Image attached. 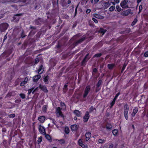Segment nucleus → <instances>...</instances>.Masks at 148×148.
<instances>
[{"label": "nucleus", "mask_w": 148, "mask_h": 148, "mask_svg": "<svg viewBox=\"0 0 148 148\" xmlns=\"http://www.w3.org/2000/svg\"><path fill=\"white\" fill-rule=\"evenodd\" d=\"M65 132L67 134H68L69 133V128L68 127H66L65 128Z\"/></svg>", "instance_id": "51"}, {"label": "nucleus", "mask_w": 148, "mask_h": 148, "mask_svg": "<svg viewBox=\"0 0 148 148\" xmlns=\"http://www.w3.org/2000/svg\"><path fill=\"white\" fill-rule=\"evenodd\" d=\"M57 64L56 61H55L54 60H51V66H53V67L55 66Z\"/></svg>", "instance_id": "31"}, {"label": "nucleus", "mask_w": 148, "mask_h": 148, "mask_svg": "<svg viewBox=\"0 0 148 148\" xmlns=\"http://www.w3.org/2000/svg\"><path fill=\"white\" fill-rule=\"evenodd\" d=\"M93 16L95 18H100V17L101 16L97 14H93Z\"/></svg>", "instance_id": "43"}, {"label": "nucleus", "mask_w": 148, "mask_h": 148, "mask_svg": "<svg viewBox=\"0 0 148 148\" xmlns=\"http://www.w3.org/2000/svg\"><path fill=\"white\" fill-rule=\"evenodd\" d=\"M36 29H32L29 32V36H31L32 35H34L36 32Z\"/></svg>", "instance_id": "35"}, {"label": "nucleus", "mask_w": 148, "mask_h": 148, "mask_svg": "<svg viewBox=\"0 0 148 148\" xmlns=\"http://www.w3.org/2000/svg\"><path fill=\"white\" fill-rule=\"evenodd\" d=\"M144 56L145 57H148V51H145L144 53Z\"/></svg>", "instance_id": "60"}, {"label": "nucleus", "mask_w": 148, "mask_h": 148, "mask_svg": "<svg viewBox=\"0 0 148 148\" xmlns=\"http://www.w3.org/2000/svg\"><path fill=\"white\" fill-rule=\"evenodd\" d=\"M118 130H114L112 131L113 134L114 136H117V135Z\"/></svg>", "instance_id": "41"}, {"label": "nucleus", "mask_w": 148, "mask_h": 148, "mask_svg": "<svg viewBox=\"0 0 148 148\" xmlns=\"http://www.w3.org/2000/svg\"><path fill=\"white\" fill-rule=\"evenodd\" d=\"M79 44V42H78V41H75L73 43V45L74 46H77Z\"/></svg>", "instance_id": "56"}, {"label": "nucleus", "mask_w": 148, "mask_h": 148, "mask_svg": "<svg viewBox=\"0 0 148 148\" xmlns=\"http://www.w3.org/2000/svg\"><path fill=\"white\" fill-rule=\"evenodd\" d=\"M92 21L95 23H98L97 20L95 18L93 17L92 19Z\"/></svg>", "instance_id": "61"}, {"label": "nucleus", "mask_w": 148, "mask_h": 148, "mask_svg": "<svg viewBox=\"0 0 148 148\" xmlns=\"http://www.w3.org/2000/svg\"><path fill=\"white\" fill-rule=\"evenodd\" d=\"M102 79H99L98 82L97 83V84L98 85H99L100 86H101V84H102Z\"/></svg>", "instance_id": "52"}, {"label": "nucleus", "mask_w": 148, "mask_h": 148, "mask_svg": "<svg viewBox=\"0 0 148 148\" xmlns=\"http://www.w3.org/2000/svg\"><path fill=\"white\" fill-rule=\"evenodd\" d=\"M34 23L36 25H39L42 24L44 23L43 19L41 18H38L34 21Z\"/></svg>", "instance_id": "5"}, {"label": "nucleus", "mask_w": 148, "mask_h": 148, "mask_svg": "<svg viewBox=\"0 0 148 148\" xmlns=\"http://www.w3.org/2000/svg\"><path fill=\"white\" fill-rule=\"evenodd\" d=\"M38 87L36 88L35 89L33 87L28 90V92H35L36 91L38 90Z\"/></svg>", "instance_id": "23"}, {"label": "nucleus", "mask_w": 148, "mask_h": 148, "mask_svg": "<svg viewBox=\"0 0 148 148\" xmlns=\"http://www.w3.org/2000/svg\"><path fill=\"white\" fill-rule=\"evenodd\" d=\"M47 108V106H43V107H42V110H43V111L44 112H45L46 111Z\"/></svg>", "instance_id": "59"}, {"label": "nucleus", "mask_w": 148, "mask_h": 148, "mask_svg": "<svg viewBox=\"0 0 148 148\" xmlns=\"http://www.w3.org/2000/svg\"><path fill=\"white\" fill-rule=\"evenodd\" d=\"M40 88L44 92H47L48 90L47 88V87L45 86L40 85L39 86Z\"/></svg>", "instance_id": "15"}, {"label": "nucleus", "mask_w": 148, "mask_h": 148, "mask_svg": "<svg viewBox=\"0 0 148 148\" xmlns=\"http://www.w3.org/2000/svg\"><path fill=\"white\" fill-rule=\"evenodd\" d=\"M115 6L114 5L111 6L109 8V10L110 12L114 11L115 9Z\"/></svg>", "instance_id": "44"}, {"label": "nucleus", "mask_w": 148, "mask_h": 148, "mask_svg": "<svg viewBox=\"0 0 148 148\" xmlns=\"http://www.w3.org/2000/svg\"><path fill=\"white\" fill-rule=\"evenodd\" d=\"M39 131L40 132L43 134H45V130L44 127L40 125L39 126Z\"/></svg>", "instance_id": "16"}, {"label": "nucleus", "mask_w": 148, "mask_h": 148, "mask_svg": "<svg viewBox=\"0 0 148 148\" xmlns=\"http://www.w3.org/2000/svg\"><path fill=\"white\" fill-rule=\"evenodd\" d=\"M61 4L63 7L67 8L68 6L67 5V3L65 1V0H61Z\"/></svg>", "instance_id": "19"}, {"label": "nucleus", "mask_w": 148, "mask_h": 148, "mask_svg": "<svg viewBox=\"0 0 148 148\" xmlns=\"http://www.w3.org/2000/svg\"><path fill=\"white\" fill-rule=\"evenodd\" d=\"M103 5L106 8H108L110 6V4L108 2H105Z\"/></svg>", "instance_id": "38"}, {"label": "nucleus", "mask_w": 148, "mask_h": 148, "mask_svg": "<svg viewBox=\"0 0 148 148\" xmlns=\"http://www.w3.org/2000/svg\"><path fill=\"white\" fill-rule=\"evenodd\" d=\"M8 24L6 23H3L0 24V30L1 32H4L8 27Z\"/></svg>", "instance_id": "1"}, {"label": "nucleus", "mask_w": 148, "mask_h": 148, "mask_svg": "<svg viewBox=\"0 0 148 148\" xmlns=\"http://www.w3.org/2000/svg\"><path fill=\"white\" fill-rule=\"evenodd\" d=\"M106 127L108 130H110L112 127V126L110 124H108L107 125Z\"/></svg>", "instance_id": "46"}, {"label": "nucleus", "mask_w": 148, "mask_h": 148, "mask_svg": "<svg viewBox=\"0 0 148 148\" xmlns=\"http://www.w3.org/2000/svg\"><path fill=\"white\" fill-rule=\"evenodd\" d=\"M85 136L86 137V141H88L89 140L90 138V137L91 136V134L90 132H88L86 133Z\"/></svg>", "instance_id": "22"}, {"label": "nucleus", "mask_w": 148, "mask_h": 148, "mask_svg": "<svg viewBox=\"0 0 148 148\" xmlns=\"http://www.w3.org/2000/svg\"><path fill=\"white\" fill-rule=\"evenodd\" d=\"M98 142L100 143H103L105 142V140L102 139H99L98 140Z\"/></svg>", "instance_id": "55"}, {"label": "nucleus", "mask_w": 148, "mask_h": 148, "mask_svg": "<svg viewBox=\"0 0 148 148\" xmlns=\"http://www.w3.org/2000/svg\"><path fill=\"white\" fill-rule=\"evenodd\" d=\"M65 142L64 140L61 139L59 140V143L61 144H64Z\"/></svg>", "instance_id": "64"}, {"label": "nucleus", "mask_w": 148, "mask_h": 148, "mask_svg": "<svg viewBox=\"0 0 148 148\" xmlns=\"http://www.w3.org/2000/svg\"><path fill=\"white\" fill-rule=\"evenodd\" d=\"M73 113L78 117L80 116L81 115V113L79 110H75L73 112Z\"/></svg>", "instance_id": "25"}, {"label": "nucleus", "mask_w": 148, "mask_h": 148, "mask_svg": "<svg viewBox=\"0 0 148 148\" xmlns=\"http://www.w3.org/2000/svg\"><path fill=\"white\" fill-rule=\"evenodd\" d=\"M128 2V0H123L120 3L121 6L123 9H125L129 7L127 4Z\"/></svg>", "instance_id": "2"}, {"label": "nucleus", "mask_w": 148, "mask_h": 148, "mask_svg": "<svg viewBox=\"0 0 148 148\" xmlns=\"http://www.w3.org/2000/svg\"><path fill=\"white\" fill-rule=\"evenodd\" d=\"M53 7L55 8L58 7V0H52Z\"/></svg>", "instance_id": "10"}, {"label": "nucleus", "mask_w": 148, "mask_h": 148, "mask_svg": "<svg viewBox=\"0 0 148 148\" xmlns=\"http://www.w3.org/2000/svg\"><path fill=\"white\" fill-rule=\"evenodd\" d=\"M148 90V83H145L144 86V89L143 92L147 91Z\"/></svg>", "instance_id": "26"}, {"label": "nucleus", "mask_w": 148, "mask_h": 148, "mask_svg": "<svg viewBox=\"0 0 148 148\" xmlns=\"http://www.w3.org/2000/svg\"><path fill=\"white\" fill-rule=\"evenodd\" d=\"M41 76L40 74L36 75L33 77V81L34 82H37L38 79L40 78Z\"/></svg>", "instance_id": "13"}, {"label": "nucleus", "mask_w": 148, "mask_h": 148, "mask_svg": "<svg viewBox=\"0 0 148 148\" xmlns=\"http://www.w3.org/2000/svg\"><path fill=\"white\" fill-rule=\"evenodd\" d=\"M106 29H104L103 28L101 27L100 28L99 32L102 34H104L106 32Z\"/></svg>", "instance_id": "32"}, {"label": "nucleus", "mask_w": 148, "mask_h": 148, "mask_svg": "<svg viewBox=\"0 0 148 148\" xmlns=\"http://www.w3.org/2000/svg\"><path fill=\"white\" fill-rule=\"evenodd\" d=\"M101 88V86L97 84L96 85V92H98Z\"/></svg>", "instance_id": "39"}, {"label": "nucleus", "mask_w": 148, "mask_h": 148, "mask_svg": "<svg viewBox=\"0 0 148 148\" xmlns=\"http://www.w3.org/2000/svg\"><path fill=\"white\" fill-rule=\"evenodd\" d=\"M90 85H87L85 90L84 92H89V91L90 90Z\"/></svg>", "instance_id": "33"}, {"label": "nucleus", "mask_w": 148, "mask_h": 148, "mask_svg": "<svg viewBox=\"0 0 148 148\" xmlns=\"http://www.w3.org/2000/svg\"><path fill=\"white\" fill-rule=\"evenodd\" d=\"M60 105L62 107V109H65L66 108V107L64 103L63 102H61L60 103Z\"/></svg>", "instance_id": "48"}, {"label": "nucleus", "mask_w": 148, "mask_h": 148, "mask_svg": "<svg viewBox=\"0 0 148 148\" xmlns=\"http://www.w3.org/2000/svg\"><path fill=\"white\" fill-rule=\"evenodd\" d=\"M102 56V53H98L95 54L94 57L96 58H99Z\"/></svg>", "instance_id": "45"}, {"label": "nucleus", "mask_w": 148, "mask_h": 148, "mask_svg": "<svg viewBox=\"0 0 148 148\" xmlns=\"http://www.w3.org/2000/svg\"><path fill=\"white\" fill-rule=\"evenodd\" d=\"M62 45L58 42L55 47V51L56 53H60L62 51Z\"/></svg>", "instance_id": "4"}, {"label": "nucleus", "mask_w": 148, "mask_h": 148, "mask_svg": "<svg viewBox=\"0 0 148 148\" xmlns=\"http://www.w3.org/2000/svg\"><path fill=\"white\" fill-rule=\"evenodd\" d=\"M22 15V14L20 13L16 14L15 15V16L13 17V19L14 20H16V22H18L20 19V18L19 17L20 16H21Z\"/></svg>", "instance_id": "14"}, {"label": "nucleus", "mask_w": 148, "mask_h": 148, "mask_svg": "<svg viewBox=\"0 0 148 148\" xmlns=\"http://www.w3.org/2000/svg\"><path fill=\"white\" fill-rule=\"evenodd\" d=\"M28 79L27 77H25L24 80L21 82V83L20 84V86H24L25 84H26L28 81Z\"/></svg>", "instance_id": "17"}, {"label": "nucleus", "mask_w": 148, "mask_h": 148, "mask_svg": "<svg viewBox=\"0 0 148 148\" xmlns=\"http://www.w3.org/2000/svg\"><path fill=\"white\" fill-rule=\"evenodd\" d=\"M138 111V108L136 107H135L133 109V112L132 114V117H134L137 112Z\"/></svg>", "instance_id": "21"}, {"label": "nucleus", "mask_w": 148, "mask_h": 148, "mask_svg": "<svg viewBox=\"0 0 148 148\" xmlns=\"http://www.w3.org/2000/svg\"><path fill=\"white\" fill-rule=\"evenodd\" d=\"M129 110L128 106L127 105H126L124 108V114L125 118L126 120L128 119V112Z\"/></svg>", "instance_id": "3"}, {"label": "nucleus", "mask_w": 148, "mask_h": 148, "mask_svg": "<svg viewBox=\"0 0 148 148\" xmlns=\"http://www.w3.org/2000/svg\"><path fill=\"white\" fill-rule=\"evenodd\" d=\"M115 100H114V99H113V100L112 101V102L111 103V107H112L113 105H114V104L115 103Z\"/></svg>", "instance_id": "63"}, {"label": "nucleus", "mask_w": 148, "mask_h": 148, "mask_svg": "<svg viewBox=\"0 0 148 148\" xmlns=\"http://www.w3.org/2000/svg\"><path fill=\"white\" fill-rule=\"evenodd\" d=\"M38 119L40 122L43 123L45 121V118L44 116H41L38 118Z\"/></svg>", "instance_id": "29"}, {"label": "nucleus", "mask_w": 148, "mask_h": 148, "mask_svg": "<svg viewBox=\"0 0 148 148\" xmlns=\"http://www.w3.org/2000/svg\"><path fill=\"white\" fill-rule=\"evenodd\" d=\"M97 72V69L96 68H94L92 70V73L93 74V73H96Z\"/></svg>", "instance_id": "57"}, {"label": "nucleus", "mask_w": 148, "mask_h": 148, "mask_svg": "<svg viewBox=\"0 0 148 148\" xmlns=\"http://www.w3.org/2000/svg\"><path fill=\"white\" fill-rule=\"evenodd\" d=\"M42 140V136H40L38 138V139L37 140V142L38 143V144H39L41 143Z\"/></svg>", "instance_id": "50"}, {"label": "nucleus", "mask_w": 148, "mask_h": 148, "mask_svg": "<svg viewBox=\"0 0 148 148\" xmlns=\"http://www.w3.org/2000/svg\"><path fill=\"white\" fill-rule=\"evenodd\" d=\"M88 55V54H87L82 60L81 62V66H85L86 64V62L88 61L89 59L87 58Z\"/></svg>", "instance_id": "7"}, {"label": "nucleus", "mask_w": 148, "mask_h": 148, "mask_svg": "<svg viewBox=\"0 0 148 148\" xmlns=\"http://www.w3.org/2000/svg\"><path fill=\"white\" fill-rule=\"evenodd\" d=\"M88 24L91 27H93L94 25L93 22L91 20L89 21Z\"/></svg>", "instance_id": "49"}, {"label": "nucleus", "mask_w": 148, "mask_h": 148, "mask_svg": "<svg viewBox=\"0 0 148 148\" xmlns=\"http://www.w3.org/2000/svg\"><path fill=\"white\" fill-rule=\"evenodd\" d=\"M90 117L89 114L88 112H86L85 114L84 117V122H87Z\"/></svg>", "instance_id": "11"}, {"label": "nucleus", "mask_w": 148, "mask_h": 148, "mask_svg": "<svg viewBox=\"0 0 148 148\" xmlns=\"http://www.w3.org/2000/svg\"><path fill=\"white\" fill-rule=\"evenodd\" d=\"M115 66V65L114 64H108L107 65L108 69L110 70H112Z\"/></svg>", "instance_id": "24"}, {"label": "nucleus", "mask_w": 148, "mask_h": 148, "mask_svg": "<svg viewBox=\"0 0 148 148\" xmlns=\"http://www.w3.org/2000/svg\"><path fill=\"white\" fill-rule=\"evenodd\" d=\"M138 21V20L136 18H135L134 20L132 21L131 23V25L132 26H133Z\"/></svg>", "instance_id": "36"}, {"label": "nucleus", "mask_w": 148, "mask_h": 148, "mask_svg": "<svg viewBox=\"0 0 148 148\" xmlns=\"http://www.w3.org/2000/svg\"><path fill=\"white\" fill-rule=\"evenodd\" d=\"M127 64H126L125 63H124L123 65V67L122 68V69L121 70V73H123V71L125 69L126 67L127 66Z\"/></svg>", "instance_id": "40"}, {"label": "nucleus", "mask_w": 148, "mask_h": 148, "mask_svg": "<svg viewBox=\"0 0 148 148\" xmlns=\"http://www.w3.org/2000/svg\"><path fill=\"white\" fill-rule=\"evenodd\" d=\"M56 114L58 116L63 117V115L61 111V109L59 107H58L56 108Z\"/></svg>", "instance_id": "8"}, {"label": "nucleus", "mask_w": 148, "mask_h": 148, "mask_svg": "<svg viewBox=\"0 0 148 148\" xmlns=\"http://www.w3.org/2000/svg\"><path fill=\"white\" fill-rule=\"evenodd\" d=\"M68 84V83H67L66 84H65L64 85V87H63V90L64 92H66V91L68 90V85H67Z\"/></svg>", "instance_id": "34"}, {"label": "nucleus", "mask_w": 148, "mask_h": 148, "mask_svg": "<svg viewBox=\"0 0 148 148\" xmlns=\"http://www.w3.org/2000/svg\"><path fill=\"white\" fill-rule=\"evenodd\" d=\"M12 53V51L11 50H9L5 51L3 53L2 56L4 57H7L10 55Z\"/></svg>", "instance_id": "9"}, {"label": "nucleus", "mask_w": 148, "mask_h": 148, "mask_svg": "<svg viewBox=\"0 0 148 148\" xmlns=\"http://www.w3.org/2000/svg\"><path fill=\"white\" fill-rule=\"evenodd\" d=\"M49 79V76L48 75L46 76L43 79V81L46 84H48L49 83L48 80Z\"/></svg>", "instance_id": "27"}, {"label": "nucleus", "mask_w": 148, "mask_h": 148, "mask_svg": "<svg viewBox=\"0 0 148 148\" xmlns=\"http://www.w3.org/2000/svg\"><path fill=\"white\" fill-rule=\"evenodd\" d=\"M78 8V5L77 6L75 9V13L74 14V16H75L76 15V14L77 13V9Z\"/></svg>", "instance_id": "62"}, {"label": "nucleus", "mask_w": 148, "mask_h": 148, "mask_svg": "<svg viewBox=\"0 0 148 148\" xmlns=\"http://www.w3.org/2000/svg\"><path fill=\"white\" fill-rule=\"evenodd\" d=\"M45 136L47 139L48 140H51V137L49 135L46 134H45Z\"/></svg>", "instance_id": "47"}, {"label": "nucleus", "mask_w": 148, "mask_h": 148, "mask_svg": "<svg viewBox=\"0 0 148 148\" xmlns=\"http://www.w3.org/2000/svg\"><path fill=\"white\" fill-rule=\"evenodd\" d=\"M86 37L85 36H84L81 38L77 40L78 42H79V44H80L86 39Z\"/></svg>", "instance_id": "28"}, {"label": "nucleus", "mask_w": 148, "mask_h": 148, "mask_svg": "<svg viewBox=\"0 0 148 148\" xmlns=\"http://www.w3.org/2000/svg\"><path fill=\"white\" fill-rule=\"evenodd\" d=\"M43 66L42 65H41L39 67V69L38 70V73L39 74H41L43 72Z\"/></svg>", "instance_id": "18"}, {"label": "nucleus", "mask_w": 148, "mask_h": 148, "mask_svg": "<svg viewBox=\"0 0 148 148\" xmlns=\"http://www.w3.org/2000/svg\"><path fill=\"white\" fill-rule=\"evenodd\" d=\"M78 127V126L75 124L72 125L71 126V129L73 131L76 130L77 129Z\"/></svg>", "instance_id": "30"}, {"label": "nucleus", "mask_w": 148, "mask_h": 148, "mask_svg": "<svg viewBox=\"0 0 148 148\" xmlns=\"http://www.w3.org/2000/svg\"><path fill=\"white\" fill-rule=\"evenodd\" d=\"M26 36V35H25L24 33V31L23 30H22L21 33V37L23 38Z\"/></svg>", "instance_id": "37"}, {"label": "nucleus", "mask_w": 148, "mask_h": 148, "mask_svg": "<svg viewBox=\"0 0 148 148\" xmlns=\"http://www.w3.org/2000/svg\"><path fill=\"white\" fill-rule=\"evenodd\" d=\"M131 9L129 8L126 10L124 11L123 12H121V14L124 16H128L130 13H131Z\"/></svg>", "instance_id": "6"}, {"label": "nucleus", "mask_w": 148, "mask_h": 148, "mask_svg": "<svg viewBox=\"0 0 148 148\" xmlns=\"http://www.w3.org/2000/svg\"><path fill=\"white\" fill-rule=\"evenodd\" d=\"M40 61V60L38 58H35V60L34 63L35 64H37L38 62H39Z\"/></svg>", "instance_id": "53"}, {"label": "nucleus", "mask_w": 148, "mask_h": 148, "mask_svg": "<svg viewBox=\"0 0 148 148\" xmlns=\"http://www.w3.org/2000/svg\"><path fill=\"white\" fill-rule=\"evenodd\" d=\"M20 95L22 99L25 98V95L24 94L21 93L20 94Z\"/></svg>", "instance_id": "58"}, {"label": "nucleus", "mask_w": 148, "mask_h": 148, "mask_svg": "<svg viewBox=\"0 0 148 148\" xmlns=\"http://www.w3.org/2000/svg\"><path fill=\"white\" fill-rule=\"evenodd\" d=\"M23 78H18L15 81L14 84L15 86L18 85L20 82L23 81Z\"/></svg>", "instance_id": "12"}, {"label": "nucleus", "mask_w": 148, "mask_h": 148, "mask_svg": "<svg viewBox=\"0 0 148 148\" xmlns=\"http://www.w3.org/2000/svg\"><path fill=\"white\" fill-rule=\"evenodd\" d=\"M116 9L118 12H120L121 10V9L119 5H117L116 6Z\"/></svg>", "instance_id": "54"}, {"label": "nucleus", "mask_w": 148, "mask_h": 148, "mask_svg": "<svg viewBox=\"0 0 148 148\" xmlns=\"http://www.w3.org/2000/svg\"><path fill=\"white\" fill-rule=\"evenodd\" d=\"M82 35L80 33H79L78 34H77L75 35H74L73 37L71 38V39H73L74 38H75V37H76L77 38L80 37V36H82Z\"/></svg>", "instance_id": "42"}, {"label": "nucleus", "mask_w": 148, "mask_h": 148, "mask_svg": "<svg viewBox=\"0 0 148 148\" xmlns=\"http://www.w3.org/2000/svg\"><path fill=\"white\" fill-rule=\"evenodd\" d=\"M78 143L79 145L82 147L85 148H87V146H85V145L83 143V142L82 139H79L78 141Z\"/></svg>", "instance_id": "20"}]
</instances>
